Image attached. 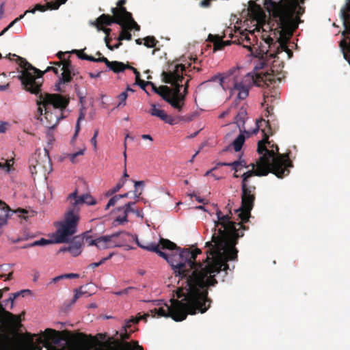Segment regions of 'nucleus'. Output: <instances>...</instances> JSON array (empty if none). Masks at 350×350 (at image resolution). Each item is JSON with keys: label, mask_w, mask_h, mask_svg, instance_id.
<instances>
[{"label": "nucleus", "mask_w": 350, "mask_h": 350, "mask_svg": "<svg viewBox=\"0 0 350 350\" xmlns=\"http://www.w3.org/2000/svg\"><path fill=\"white\" fill-rule=\"evenodd\" d=\"M144 40V44L148 48L154 47L158 43V40L154 36H147Z\"/></svg>", "instance_id": "40"}, {"label": "nucleus", "mask_w": 350, "mask_h": 350, "mask_svg": "<svg viewBox=\"0 0 350 350\" xmlns=\"http://www.w3.org/2000/svg\"><path fill=\"white\" fill-rule=\"evenodd\" d=\"M122 44V41H118V42L114 45H111L110 42H108L106 44V46L109 50L113 51L114 49H118Z\"/></svg>", "instance_id": "54"}, {"label": "nucleus", "mask_w": 350, "mask_h": 350, "mask_svg": "<svg viewBox=\"0 0 350 350\" xmlns=\"http://www.w3.org/2000/svg\"><path fill=\"white\" fill-rule=\"evenodd\" d=\"M111 235H116L113 239V247H128L129 249H131L132 247H130L128 243L135 241L139 247L147 251L155 252L160 257L166 260L167 262L176 259V256L178 255V254H168L162 252L161 250H176L179 252L183 250L174 242L163 238L160 239L159 243H150L148 245H144L140 243L137 236H133L129 232H120L112 234Z\"/></svg>", "instance_id": "5"}, {"label": "nucleus", "mask_w": 350, "mask_h": 350, "mask_svg": "<svg viewBox=\"0 0 350 350\" xmlns=\"http://www.w3.org/2000/svg\"><path fill=\"white\" fill-rule=\"evenodd\" d=\"M340 11L350 12V0H345V4L341 8Z\"/></svg>", "instance_id": "56"}, {"label": "nucleus", "mask_w": 350, "mask_h": 350, "mask_svg": "<svg viewBox=\"0 0 350 350\" xmlns=\"http://www.w3.org/2000/svg\"><path fill=\"white\" fill-rule=\"evenodd\" d=\"M6 123L1 122L0 124V133H5L6 131Z\"/></svg>", "instance_id": "62"}, {"label": "nucleus", "mask_w": 350, "mask_h": 350, "mask_svg": "<svg viewBox=\"0 0 350 350\" xmlns=\"http://www.w3.org/2000/svg\"><path fill=\"white\" fill-rule=\"evenodd\" d=\"M79 275L77 273H66L58 275L54 278L52 280L53 282H57L62 279H72V278H78Z\"/></svg>", "instance_id": "41"}, {"label": "nucleus", "mask_w": 350, "mask_h": 350, "mask_svg": "<svg viewBox=\"0 0 350 350\" xmlns=\"http://www.w3.org/2000/svg\"><path fill=\"white\" fill-rule=\"evenodd\" d=\"M186 66L184 64H177L174 66L173 70L163 71L161 74L163 81L165 83H170L174 88H171L170 92V98H172L177 107H173L174 109L181 111L184 105L185 95L180 93L182 82L184 79L183 72L185 71Z\"/></svg>", "instance_id": "10"}, {"label": "nucleus", "mask_w": 350, "mask_h": 350, "mask_svg": "<svg viewBox=\"0 0 350 350\" xmlns=\"http://www.w3.org/2000/svg\"><path fill=\"white\" fill-rule=\"evenodd\" d=\"M12 56L16 57V62L23 69L21 75L18 76V78L21 81L24 89L31 94H38L40 92L44 73L53 71L55 74H58V68L55 67L48 66L42 72L33 66L26 59L17 56L15 54H13Z\"/></svg>", "instance_id": "8"}, {"label": "nucleus", "mask_w": 350, "mask_h": 350, "mask_svg": "<svg viewBox=\"0 0 350 350\" xmlns=\"http://www.w3.org/2000/svg\"><path fill=\"white\" fill-rule=\"evenodd\" d=\"M227 78H224V77H221L220 76H214L211 78V79L210 80L211 81H219V83L221 85L223 86V83H224V81Z\"/></svg>", "instance_id": "55"}, {"label": "nucleus", "mask_w": 350, "mask_h": 350, "mask_svg": "<svg viewBox=\"0 0 350 350\" xmlns=\"http://www.w3.org/2000/svg\"><path fill=\"white\" fill-rule=\"evenodd\" d=\"M151 107H152L150 110V113L151 116L159 118L165 123L170 124L171 125L174 124V119L170 116L165 113L164 110L157 109L156 105L154 104H152Z\"/></svg>", "instance_id": "21"}, {"label": "nucleus", "mask_w": 350, "mask_h": 350, "mask_svg": "<svg viewBox=\"0 0 350 350\" xmlns=\"http://www.w3.org/2000/svg\"><path fill=\"white\" fill-rule=\"evenodd\" d=\"M150 85L152 86V90L159 94L165 101L168 103L172 107H177L176 103L170 98V92H171V88L167 85H161L157 88L154 83L151 81H147Z\"/></svg>", "instance_id": "17"}, {"label": "nucleus", "mask_w": 350, "mask_h": 350, "mask_svg": "<svg viewBox=\"0 0 350 350\" xmlns=\"http://www.w3.org/2000/svg\"><path fill=\"white\" fill-rule=\"evenodd\" d=\"M255 172L253 170L245 172L242 175L241 183V205L236 211L239 212L238 217L241 219V223L232 221V213L230 208H228V213L224 214L217 207H216L217 220L214 221V232L212 235L211 241L206 243L205 247L208 248L206 251V256L212 257L211 254L212 250H216L217 243L224 241L226 245L224 247L225 252L224 254V265H228L229 260H237L238 250L235 247L237 244V239L243 237V232H239L237 227L239 226L243 230L248 228L243 226V223H247L251 216L254 201L256 200L255 191L256 187L248 185V179L254 176ZM219 248V246H218ZM223 264V262H222Z\"/></svg>", "instance_id": "2"}, {"label": "nucleus", "mask_w": 350, "mask_h": 350, "mask_svg": "<svg viewBox=\"0 0 350 350\" xmlns=\"http://www.w3.org/2000/svg\"><path fill=\"white\" fill-rule=\"evenodd\" d=\"M100 62H103L105 65L109 68V70H112L115 73H119L124 71L126 69H128L129 66V64H124L122 62L118 61H112L110 62L105 57H100L99 59Z\"/></svg>", "instance_id": "19"}, {"label": "nucleus", "mask_w": 350, "mask_h": 350, "mask_svg": "<svg viewBox=\"0 0 350 350\" xmlns=\"http://www.w3.org/2000/svg\"><path fill=\"white\" fill-rule=\"evenodd\" d=\"M62 70H75L74 66L70 60H64L62 63Z\"/></svg>", "instance_id": "47"}, {"label": "nucleus", "mask_w": 350, "mask_h": 350, "mask_svg": "<svg viewBox=\"0 0 350 350\" xmlns=\"http://www.w3.org/2000/svg\"><path fill=\"white\" fill-rule=\"evenodd\" d=\"M24 17V15H21L19 17L16 18L14 21H12L8 27L4 28L2 31L0 33V36L3 35L10 28H11L16 23L21 21Z\"/></svg>", "instance_id": "45"}, {"label": "nucleus", "mask_w": 350, "mask_h": 350, "mask_svg": "<svg viewBox=\"0 0 350 350\" xmlns=\"http://www.w3.org/2000/svg\"><path fill=\"white\" fill-rule=\"evenodd\" d=\"M29 170L32 175L46 176L52 171V163L49 151L36 150L29 160Z\"/></svg>", "instance_id": "12"}, {"label": "nucleus", "mask_w": 350, "mask_h": 350, "mask_svg": "<svg viewBox=\"0 0 350 350\" xmlns=\"http://www.w3.org/2000/svg\"><path fill=\"white\" fill-rule=\"evenodd\" d=\"M126 180L124 178H121L115 187H113V192H118L124 185Z\"/></svg>", "instance_id": "51"}, {"label": "nucleus", "mask_w": 350, "mask_h": 350, "mask_svg": "<svg viewBox=\"0 0 350 350\" xmlns=\"http://www.w3.org/2000/svg\"><path fill=\"white\" fill-rule=\"evenodd\" d=\"M271 72L260 71L256 73H247L241 81L234 80L233 81V92H237V98L240 100L245 99L248 94L249 90L253 85L256 86H263L267 82L271 84L275 82L276 80L280 81V77L278 75H275L274 70L271 68Z\"/></svg>", "instance_id": "9"}, {"label": "nucleus", "mask_w": 350, "mask_h": 350, "mask_svg": "<svg viewBox=\"0 0 350 350\" xmlns=\"http://www.w3.org/2000/svg\"><path fill=\"white\" fill-rule=\"evenodd\" d=\"M248 10L254 17L261 18L265 15L260 5L256 3L255 1L251 0L248 2Z\"/></svg>", "instance_id": "27"}, {"label": "nucleus", "mask_w": 350, "mask_h": 350, "mask_svg": "<svg viewBox=\"0 0 350 350\" xmlns=\"http://www.w3.org/2000/svg\"><path fill=\"white\" fill-rule=\"evenodd\" d=\"M122 11L126 14V17L123 18V23L126 24L127 29L129 30L135 29V31H139L140 26L135 21L132 14L128 11H124V9H122Z\"/></svg>", "instance_id": "26"}, {"label": "nucleus", "mask_w": 350, "mask_h": 350, "mask_svg": "<svg viewBox=\"0 0 350 350\" xmlns=\"http://www.w3.org/2000/svg\"><path fill=\"white\" fill-rule=\"evenodd\" d=\"M98 135V129H96L94 131V135L90 140L91 144L94 146L95 149L96 148V144H97L96 137H97Z\"/></svg>", "instance_id": "53"}, {"label": "nucleus", "mask_w": 350, "mask_h": 350, "mask_svg": "<svg viewBox=\"0 0 350 350\" xmlns=\"http://www.w3.org/2000/svg\"><path fill=\"white\" fill-rule=\"evenodd\" d=\"M262 122H264L267 127L268 131L262 129L263 133V139L258 142L257 152L262 154L256 165L252 163V170L255 172L256 176H267L269 172L275 174L278 178H282L288 176L290 173V168L293 167L292 161L289 158L291 152L280 154L279 152L278 146H275V150H269L266 147V144L270 145L269 141V135H272L271 132V126L269 121L260 119L256 120V127L252 131L256 134Z\"/></svg>", "instance_id": "3"}, {"label": "nucleus", "mask_w": 350, "mask_h": 350, "mask_svg": "<svg viewBox=\"0 0 350 350\" xmlns=\"http://www.w3.org/2000/svg\"><path fill=\"white\" fill-rule=\"evenodd\" d=\"M120 25L122 27V31H121L119 36L117 38L118 40V41H122L124 40H131L132 39V35L129 31V29H127L126 24H124L123 23L122 25Z\"/></svg>", "instance_id": "34"}, {"label": "nucleus", "mask_w": 350, "mask_h": 350, "mask_svg": "<svg viewBox=\"0 0 350 350\" xmlns=\"http://www.w3.org/2000/svg\"><path fill=\"white\" fill-rule=\"evenodd\" d=\"M126 2V0H119L117 3L118 8H111V11L113 14V17L123 21V18L126 17V14L122 11V9H124V11H127L126 8L123 6Z\"/></svg>", "instance_id": "23"}, {"label": "nucleus", "mask_w": 350, "mask_h": 350, "mask_svg": "<svg viewBox=\"0 0 350 350\" xmlns=\"http://www.w3.org/2000/svg\"><path fill=\"white\" fill-rule=\"evenodd\" d=\"M20 293H31L30 290H22L19 292L12 294V296L6 301L7 302L10 301L12 304L14 302V299L20 296Z\"/></svg>", "instance_id": "44"}, {"label": "nucleus", "mask_w": 350, "mask_h": 350, "mask_svg": "<svg viewBox=\"0 0 350 350\" xmlns=\"http://www.w3.org/2000/svg\"><path fill=\"white\" fill-rule=\"evenodd\" d=\"M144 185V182L141 180V181H135V198H139V196H141L142 194V192H139L138 193L137 192V186H142L143 187Z\"/></svg>", "instance_id": "49"}, {"label": "nucleus", "mask_w": 350, "mask_h": 350, "mask_svg": "<svg viewBox=\"0 0 350 350\" xmlns=\"http://www.w3.org/2000/svg\"><path fill=\"white\" fill-rule=\"evenodd\" d=\"M11 165L9 161H7L5 163L3 164L0 163V168L6 169L7 172L10 171Z\"/></svg>", "instance_id": "58"}, {"label": "nucleus", "mask_w": 350, "mask_h": 350, "mask_svg": "<svg viewBox=\"0 0 350 350\" xmlns=\"http://www.w3.org/2000/svg\"><path fill=\"white\" fill-rule=\"evenodd\" d=\"M237 41L239 44L242 45L245 49H247L252 55L255 57L261 56V57H263L265 51L263 50H260V51L258 52V48L256 47L254 44V42L256 41V38L252 32H250L249 33H241Z\"/></svg>", "instance_id": "14"}, {"label": "nucleus", "mask_w": 350, "mask_h": 350, "mask_svg": "<svg viewBox=\"0 0 350 350\" xmlns=\"http://www.w3.org/2000/svg\"><path fill=\"white\" fill-rule=\"evenodd\" d=\"M127 217L125 213H123L122 215H119L115 219V221L118 222L119 224H123L124 222L127 221Z\"/></svg>", "instance_id": "50"}, {"label": "nucleus", "mask_w": 350, "mask_h": 350, "mask_svg": "<svg viewBox=\"0 0 350 350\" xmlns=\"http://www.w3.org/2000/svg\"><path fill=\"white\" fill-rule=\"evenodd\" d=\"M128 69L131 70L133 72V73L135 74L136 82L141 79H140V73L135 68L129 65V66L128 67Z\"/></svg>", "instance_id": "52"}, {"label": "nucleus", "mask_w": 350, "mask_h": 350, "mask_svg": "<svg viewBox=\"0 0 350 350\" xmlns=\"http://www.w3.org/2000/svg\"><path fill=\"white\" fill-rule=\"evenodd\" d=\"M135 204V202H129L126 203L124 206L119 207L117 208L118 211H122V213H125L126 215L129 213H135V210L133 208V206Z\"/></svg>", "instance_id": "36"}, {"label": "nucleus", "mask_w": 350, "mask_h": 350, "mask_svg": "<svg viewBox=\"0 0 350 350\" xmlns=\"http://www.w3.org/2000/svg\"><path fill=\"white\" fill-rule=\"evenodd\" d=\"M113 23L118 25H122L123 21L119 19H116L109 14H103L100 16H98L94 21L90 22V25L96 27L97 31H102L105 33V44L110 42L111 40V38H109L111 29L110 28L105 27L104 25L110 26Z\"/></svg>", "instance_id": "13"}, {"label": "nucleus", "mask_w": 350, "mask_h": 350, "mask_svg": "<svg viewBox=\"0 0 350 350\" xmlns=\"http://www.w3.org/2000/svg\"><path fill=\"white\" fill-rule=\"evenodd\" d=\"M62 4L60 0H49L46 3V7L50 10H57Z\"/></svg>", "instance_id": "42"}, {"label": "nucleus", "mask_w": 350, "mask_h": 350, "mask_svg": "<svg viewBox=\"0 0 350 350\" xmlns=\"http://www.w3.org/2000/svg\"><path fill=\"white\" fill-rule=\"evenodd\" d=\"M84 50L85 49H75L72 51V53L76 54L79 59L94 62H100V61L99 60L100 59V57L95 58L91 55H88L84 53Z\"/></svg>", "instance_id": "30"}, {"label": "nucleus", "mask_w": 350, "mask_h": 350, "mask_svg": "<svg viewBox=\"0 0 350 350\" xmlns=\"http://www.w3.org/2000/svg\"><path fill=\"white\" fill-rule=\"evenodd\" d=\"M230 166L232 167V169L237 172L238 171L239 166L246 167V162L244 160L235 161L230 163Z\"/></svg>", "instance_id": "46"}, {"label": "nucleus", "mask_w": 350, "mask_h": 350, "mask_svg": "<svg viewBox=\"0 0 350 350\" xmlns=\"http://www.w3.org/2000/svg\"><path fill=\"white\" fill-rule=\"evenodd\" d=\"M84 117H85V114L83 113V112H81L79 116V118L77 119V124H76V126H75V132L74 133V135L71 139V143L73 144L74 142L75 141L77 137L78 136V134L80 131V129H81V121L83 120L84 119Z\"/></svg>", "instance_id": "38"}, {"label": "nucleus", "mask_w": 350, "mask_h": 350, "mask_svg": "<svg viewBox=\"0 0 350 350\" xmlns=\"http://www.w3.org/2000/svg\"><path fill=\"white\" fill-rule=\"evenodd\" d=\"M10 211L11 209L9 206L2 200H0V221L7 224Z\"/></svg>", "instance_id": "28"}, {"label": "nucleus", "mask_w": 350, "mask_h": 350, "mask_svg": "<svg viewBox=\"0 0 350 350\" xmlns=\"http://www.w3.org/2000/svg\"><path fill=\"white\" fill-rule=\"evenodd\" d=\"M85 150V148L84 147L74 153L67 154L66 158L68 159L72 163H77L79 162L78 157L83 155Z\"/></svg>", "instance_id": "35"}, {"label": "nucleus", "mask_w": 350, "mask_h": 350, "mask_svg": "<svg viewBox=\"0 0 350 350\" xmlns=\"http://www.w3.org/2000/svg\"><path fill=\"white\" fill-rule=\"evenodd\" d=\"M138 317H131L129 320H128L124 325L125 329H130L132 324H136L140 320H144L146 321L147 318L150 316L149 313L144 314L143 315H140V314H138Z\"/></svg>", "instance_id": "32"}, {"label": "nucleus", "mask_w": 350, "mask_h": 350, "mask_svg": "<svg viewBox=\"0 0 350 350\" xmlns=\"http://www.w3.org/2000/svg\"><path fill=\"white\" fill-rule=\"evenodd\" d=\"M339 46L343 55L344 59L350 63V45L347 44L346 40H340Z\"/></svg>", "instance_id": "31"}, {"label": "nucleus", "mask_w": 350, "mask_h": 350, "mask_svg": "<svg viewBox=\"0 0 350 350\" xmlns=\"http://www.w3.org/2000/svg\"><path fill=\"white\" fill-rule=\"evenodd\" d=\"M35 10H36V11L44 12L46 10H48V8L46 7V4L44 5H40V4H36L35 5Z\"/></svg>", "instance_id": "57"}, {"label": "nucleus", "mask_w": 350, "mask_h": 350, "mask_svg": "<svg viewBox=\"0 0 350 350\" xmlns=\"http://www.w3.org/2000/svg\"><path fill=\"white\" fill-rule=\"evenodd\" d=\"M61 77L59 78L56 85L55 90L58 92H62L60 85L63 83H68L72 81V77L76 75L75 70H62Z\"/></svg>", "instance_id": "22"}, {"label": "nucleus", "mask_w": 350, "mask_h": 350, "mask_svg": "<svg viewBox=\"0 0 350 350\" xmlns=\"http://www.w3.org/2000/svg\"><path fill=\"white\" fill-rule=\"evenodd\" d=\"M216 250H212V257L206 256L202 262L196 260L201 250L184 248L176 255V258L169 262L176 276L182 280V286L176 291L179 299H171L170 305L164 304L159 308L151 309L152 317H170L175 321L186 319L188 314L206 312L211 307L212 300L208 297V288L217 284L215 275L229 269L228 265H224V241L217 243Z\"/></svg>", "instance_id": "1"}, {"label": "nucleus", "mask_w": 350, "mask_h": 350, "mask_svg": "<svg viewBox=\"0 0 350 350\" xmlns=\"http://www.w3.org/2000/svg\"><path fill=\"white\" fill-rule=\"evenodd\" d=\"M101 72H98L97 73L94 74L92 72H90L89 75L91 78H97L100 76Z\"/></svg>", "instance_id": "63"}, {"label": "nucleus", "mask_w": 350, "mask_h": 350, "mask_svg": "<svg viewBox=\"0 0 350 350\" xmlns=\"http://www.w3.org/2000/svg\"><path fill=\"white\" fill-rule=\"evenodd\" d=\"M20 321L18 317L7 311L4 307L3 310H0V350H16L14 340L15 332L17 331L13 330V337H10L7 332Z\"/></svg>", "instance_id": "11"}, {"label": "nucleus", "mask_w": 350, "mask_h": 350, "mask_svg": "<svg viewBox=\"0 0 350 350\" xmlns=\"http://www.w3.org/2000/svg\"><path fill=\"white\" fill-rule=\"evenodd\" d=\"M208 40L213 44V50H222L226 46L230 45L232 42L230 40L224 41L219 35L209 34Z\"/></svg>", "instance_id": "20"}, {"label": "nucleus", "mask_w": 350, "mask_h": 350, "mask_svg": "<svg viewBox=\"0 0 350 350\" xmlns=\"http://www.w3.org/2000/svg\"><path fill=\"white\" fill-rule=\"evenodd\" d=\"M87 286H81L79 289H76L75 294L72 298V303L75 302L80 297H81L83 295H87L88 297L90 296V293H88L87 290L85 289Z\"/></svg>", "instance_id": "39"}, {"label": "nucleus", "mask_w": 350, "mask_h": 350, "mask_svg": "<svg viewBox=\"0 0 350 350\" xmlns=\"http://www.w3.org/2000/svg\"><path fill=\"white\" fill-rule=\"evenodd\" d=\"M44 336L55 345H59L62 338L61 336V332L51 328H47L44 331Z\"/></svg>", "instance_id": "25"}, {"label": "nucleus", "mask_w": 350, "mask_h": 350, "mask_svg": "<svg viewBox=\"0 0 350 350\" xmlns=\"http://www.w3.org/2000/svg\"><path fill=\"white\" fill-rule=\"evenodd\" d=\"M119 196L118 195L113 196L108 202L105 206V209H109L111 206H113L116 204V203L120 200L118 198Z\"/></svg>", "instance_id": "48"}, {"label": "nucleus", "mask_w": 350, "mask_h": 350, "mask_svg": "<svg viewBox=\"0 0 350 350\" xmlns=\"http://www.w3.org/2000/svg\"><path fill=\"white\" fill-rule=\"evenodd\" d=\"M116 235H108V236H103L97 238L91 242H89V245H95L98 249L104 250L107 248H113V239Z\"/></svg>", "instance_id": "18"}, {"label": "nucleus", "mask_w": 350, "mask_h": 350, "mask_svg": "<svg viewBox=\"0 0 350 350\" xmlns=\"http://www.w3.org/2000/svg\"><path fill=\"white\" fill-rule=\"evenodd\" d=\"M350 12L340 11V18L342 21L344 30L342 31L343 38L350 36Z\"/></svg>", "instance_id": "24"}, {"label": "nucleus", "mask_w": 350, "mask_h": 350, "mask_svg": "<svg viewBox=\"0 0 350 350\" xmlns=\"http://www.w3.org/2000/svg\"><path fill=\"white\" fill-rule=\"evenodd\" d=\"M245 136L243 133H241L238 137L232 142L231 146L233 147L236 152H239L241 150L242 146L245 142Z\"/></svg>", "instance_id": "33"}, {"label": "nucleus", "mask_w": 350, "mask_h": 350, "mask_svg": "<svg viewBox=\"0 0 350 350\" xmlns=\"http://www.w3.org/2000/svg\"><path fill=\"white\" fill-rule=\"evenodd\" d=\"M41 101L38 102L39 105L38 112L40 116V121L47 128H53L58 124L59 120L62 118L57 114H54L51 111L59 109L64 110L69 104V98L61 94H46L44 96H40Z\"/></svg>", "instance_id": "7"}, {"label": "nucleus", "mask_w": 350, "mask_h": 350, "mask_svg": "<svg viewBox=\"0 0 350 350\" xmlns=\"http://www.w3.org/2000/svg\"><path fill=\"white\" fill-rule=\"evenodd\" d=\"M55 243V240L51 239H46L44 238H41L40 240L35 241L31 243H29V246L30 247H36V246H45L49 244H53Z\"/></svg>", "instance_id": "37"}, {"label": "nucleus", "mask_w": 350, "mask_h": 350, "mask_svg": "<svg viewBox=\"0 0 350 350\" xmlns=\"http://www.w3.org/2000/svg\"><path fill=\"white\" fill-rule=\"evenodd\" d=\"M136 83L139 85L142 89H145V87L149 85L148 83H147V81H145L142 79L137 81Z\"/></svg>", "instance_id": "60"}, {"label": "nucleus", "mask_w": 350, "mask_h": 350, "mask_svg": "<svg viewBox=\"0 0 350 350\" xmlns=\"http://www.w3.org/2000/svg\"><path fill=\"white\" fill-rule=\"evenodd\" d=\"M83 238L80 236L75 237L67 247H62L59 252H68L72 256L76 257L82 252Z\"/></svg>", "instance_id": "16"}, {"label": "nucleus", "mask_w": 350, "mask_h": 350, "mask_svg": "<svg viewBox=\"0 0 350 350\" xmlns=\"http://www.w3.org/2000/svg\"><path fill=\"white\" fill-rule=\"evenodd\" d=\"M288 0H265L264 5L270 15V23L275 25L281 35L291 36L298 28V17H291L286 10Z\"/></svg>", "instance_id": "6"}, {"label": "nucleus", "mask_w": 350, "mask_h": 350, "mask_svg": "<svg viewBox=\"0 0 350 350\" xmlns=\"http://www.w3.org/2000/svg\"><path fill=\"white\" fill-rule=\"evenodd\" d=\"M128 97V94L126 91L122 92L120 94L118 95V98L120 100L118 105V107L125 106L126 105V100Z\"/></svg>", "instance_id": "43"}, {"label": "nucleus", "mask_w": 350, "mask_h": 350, "mask_svg": "<svg viewBox=\"0 0 350 350\" xmlns=\"http://www.w3.org/2000/svg\"><path fill=\"white\" fill-rule=\"evenodd\" d=\"M134 289H135V288L131 287V286L126 288L125 289L122 290L123 294H128L130 293L131 291L134 290Z\"/></svg>", "instance_id": "64"}, {"label": "nucleus", "mask_w": 350, "mask_h": 350, "mask_svg": "<svg viewBox=\"0 0 350 350\" xmlns=\"http://www.w3.org/2000/svg\"><path fill=\"white\" fill-rule=\"evenodd\" d=\"M273 108L272 107H267L265 116L272 115Z\"/></svg>", "instance_id": "61"}, {"label": "nucleus", "mask_w": 350, "mask_h": 350, "mask_svg": "<svg viewBox=\"0 0 350 350\" xmlns=\"http://www.w3.org/2000/svg\"><path fill=\"white\" fill-rule=\"evenodd\" d=\"M70 204L67 212L65 213L63 221L57 224V230L54 235L55 243H63L68 241L70 237L77 232V228L79 221V211L84 204L94 205L95 200L89 194L78 195L76 189L67 197Z\"/></svg>", "instance_id": "4"}, {"label": "nucleus", "mask_w": 350, "mask_h": 350, "mask_svg": "<svg viewBox=\"0 0 350 350\" xmlns=\"http://www.w3.org/2000/svg\"><path fill=\"white\" fill-rule=\"evenodd\" d=\"M266 64L263 62V61H260L256 65V66L254 67V69L256 70H261L264 68V66Z\"/></svg>", "instance_id": "59"}, {"label": "nucleus", "mask_w": 350, "mask_h": 350, "mask_svg": "<svg viewBox=\"0 0 350 350\" xmlns=\"http://www.w3.org/2000/svg\"><path fill=\"white\" fill-rule=\"evenodd\" d=\"M306 0H288L286 2V10L291 17H298L299 24L301 22L300 16L305 12L304 4Z\"/></svg>", "instance_id": "15"}, {"label": "nucleus", "mask_w": 350, "mask_h": 350, "mask_svg": "<svg viewBox=\"0 0 350 350\" xmlns=\"http://www.w3.org/2000/svg\"><path fill=\"white\" fill-rule=\"evenodd\" d=\"M282 51H286L288 54L289 56L293 55L292 51L288 48L287 45L285 43H280L279 44L275 53H269V51H266V52H265L264 55L265 54L266 56L275 57L278 54H279L280 53H281Z\"/></svg>", "instance_id": "29"}]
</instances>
